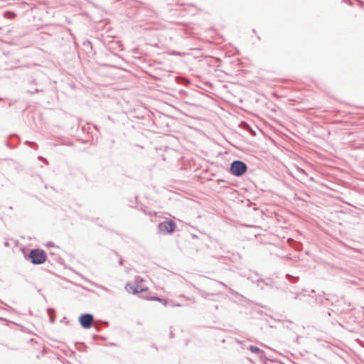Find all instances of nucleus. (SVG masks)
Returning <instances> with one entry per match:
<instances>
[{"instance_id":"9d476101","label":"nucleus","mask_w":364,"mask_h":364,"mask_svg":"<svg viewBox=\"0 0 364 364\" xmlns=\"http://www.w3.org/2000/svg\"><path fill=\"white\" fill-rule=\"evenodd\" d=\"M38 83L36 80H33L29 82V88L27 90V92L33 95L35 93L43 92V88L38 87Z\"/></svg>"},{"instance_id":"bb28decb","label":"nucleus","mask_w":364,"mask_h":364,"mask_svg":"<svg viewBox=\"0 0 364 364\" xmlns=\"http://www.w3.org/2000/svg\"><path fill=\"white\" fill-rule=\"evenodd\" d=\"M295 196L297 197V198H298L299 200H302V201H306V199L303 198V197L297 196V195H296V194Z\"/></svg>"},{"instance_id":"f03ea898","label":"nucleus","mask_w":364,"mask_h":364,"mask_svg":"<svg viewBox=\"0 0 364 364\" xmlns=\"http://www.w3.org/2000/svg\"><path fill=\"white\" fill-rule=\"evenodd\" d=\"M247 171V164L241 160H234L230 164L228 171L236 177L242 176Z\"/></svg>"},{"instance_id":"393cba45","label":"nucleus","mask_w":364,"mask_h":364,"mask_svg":"<svg viewBox=\"0 0 364 364\" xmlns=\"http://www.w3.org/2000/svg\"><path fill=\"white\" fill-rule=\"evenodd\" d=\"M46 245H47L48 247H53V246H54V244H53V242H48L46 244Z\"/></svg>"},{"instance_id":"c03bdc74","label":"nucleus","mask_w":364,"mask_h":364,"mask_svg":"<svg viewBox=\"0 0 364 364\" xmlns=\"http://www.w3.org/2000/svg\"><path fill=\"white\" fill-rule=\"evenodd\" d=\"M265 364H267V363H265Z\"/></svg>"},{"instance_id":"1a4fd4ad","label":"nucleus","mask_w":364,"mask_h":364,"mask_svg":"<svg viewBox=\"0 0 364 364\" xmlns=\"http://www.w3.org/2000/svg\"><path fill=\"white\" fill-rule=\"evenodd\" d=\"M143 298H145L148 300L151 301H157L161 302L164 306H170V307H175V306H181V305L178 303L174 302L173 300H169L166 298H161L157 296H153L148 297L147 296L142 295Z\"/></svg>"},{"instance_id":"cd10ccee","label":"nucleus","mask_w":364,"mask_h":364,"mask_svg":"<svg viewBox=\"0 0 364 364\" xmlns=\"http://www.w3.org/2000/svg\"><path fill=\"white\" fill-rule=\"evenodd\" d=\"M169 336L171 338H173L174 337V333H173V331L171 330L170 331Z\"/></svg>"},{"instance_id":"a19ab883","label":"nucleus","mask_w":364,"mask_h":364,"mask_svg":"<svg viewBox=\"0 0 364 364\" xmlns=\"http://www.w3.org/2000/svg\"><path fill=\"white\" fill-rule=\"evenodd\" d=\"M33 338H31V339L30 340V342H33Z\"/></svg>"},{"instance_id":"f8f14e48","label":"nucleus","mask_w":364,"mask_h":364,"mask_svg":"<svg viewBox=\"0 0 364 364\" xmlns=\"http://www.w3.org/2000/svg\"><path fill=\"white\" fill-rule=\"evenodd\" d=\"M248 349L253 353L257 354L260 356L261 358L264 357V352L263 350L260 349L259 347L256 346H250Z\"/></svg>"},{"instance_id":"f257e3e1","label":"nucleus","mask_w":364,"mask_h":364,"mask_svg":"<svg viewBox=\"0 0 364 364\" xmlns=\"http://www.w3.org/2000/svg\"><path fill=\"white\" fill-rule=\"evenodd\" d=\"M25 259L30 261L34 265H39L45 263L48 256L46 251L40 248L31 249L28 253L23 252Z\"/></svg>"},{"instance_id":"473e14b6","label":"nucleus","mask_w":364,"mask_h":364,"mask_svg":"<svg viewBox=\"0 0 364 364\" xmlns=\"http://www.w3.org/2000/svg\"><path fill=\"white\" fill-rule=\"evenodd\" d=\"M174 54L176 55H181V53H178V52H175Z\"/></svg>"},{"instance_id":"4be33fe9","label":"nucleus","mask_w":364,"mask_h":364,"mask_svg":"<svg viewBox=\"0 0 364 364\" xmlns=\"http://www.w3.org/2000/svg\"><path fill=\"white\" fill-rule=\"evenodd\" d=\"M92 338H93L94 341H96L97 338L105 339L102 336H98V335H95V334H94L92 336Z\"/></svg>"},{"instance_id":"e433bc0d","label":"nucleus","mask_w":364,"mask_h":364,"mask_svg":"<svg viewBox=\"0 0 364 364\" xmlns=\"http://www.w3.org/2000/svg\"><path fill=\"white\" fill-rule=\"evenodd\" d=\"M299 338H300V336H297L296 338V341H298Z\"/></svg>"},{"instance_id":"6ab92c4d","label":"nucleus","mask_w":364,"mask_h":364,"mask_svg":"<svg viewBox=\"0 0 364 364\" xmlns=\"http://www.w3.org/2000/svg\"><path fill=\"white\" fill-rule=\"evenodd\" d=\"M75 345L80 346L79 347H77V349L81 351H84L85 349L87 348L86 345L84 343H75Z\"/></svg>"},{"instance_id":"39448f33","label":"nucleus","mask_w":364,"mask_h":364,"mask_svg":"<svg viewBox=\"0 0 364 364\" xmlns=\"http://www.w3.org/2000/svg\"><path fill=\"white\" fill-rule=\"evenodd\" d=\"M257 287H259L261 289H264V286H260V284L262 283L264 285L267 287H269L271 288H275L278 290H285L287 289L286 284L284 287L277 286L276 282H274L272 278L267 277L265 279H258L255 282H254Z\"/></svg>"},{"instance_id":"20e7f679","label":"nucleus","mask_w":364,"mask_h":364,"mask_svg":"<svg viewBox=\"0 0 364 364\" xmlns=\"http://www.w3.org/2000/svg\"><path fill=\"white\" fill-rule=\"evenodd\" d=\"M176 227V223L173 220L166 219L159 223L158 232L164 235H171L175 232Z\"/></svg>"},{"instance_id":"0eeeda50","label":"nucleus","mask_w":364,"mask_h":364,"mask_svg":"<svg viewBox=\"0 0 364 364\" xmlns=\"http://www.w3.org/2000/svg\"><path fill=\"white\" fill-rule=\"evenodd\" d=\"M94 321V316L90 313H84L78 317V322L81 327L84 329H90Z\"/></svg>"},{"instance_id":"a878e982","label":"nucleus","mask_w":364,"mask_h":364,"mask_svg":"<svg viewBox=\"0 0 364 364\" xmlns=\"http://www.w3.org/2000/svg\"><path fill=\"white\" fill-rule=\"evenodd\" d=\"M218 283H219L221 286L224 287L225 289H227V288H228V286H227L225 283H223V282H218Z\"/></svg>"},{"instance_id":"f3484780","label":"nucleus","mask_w":364,"mask_h":364,"mask_svg":"<svg viewBox=\"0 0 364 364\" xmlns=\"http://www.w3.org/2000/svg\"><path fill=\"white\" fill-rule=\"evenodd\" d=\"M200 295L201 296V297L204 298V299H208V296H213V294H209L206 291H202V290H200Z\"/></svg>"},{"instance_id":"7c9ffc66","label":"nucleus","mask_w":364,"mask_h":364,"mask_svg":"<svg viewBox=\"0 0 364 364\" xmlns=\"http://www.w3.org/2000/svg\"><path fill=\"white\" fill-rule=\"evenodd\" d=\"M102 323H103L105 326H109V322H108V321H103V322H102Z\"/></svg>"},{"instance_id":"ea45409f","label":"nucleus","mask_w":364,"mask_h":364,"mask_svg":"<svg viewBox=\"0 0 364 364\" xmlns=\"http://www.w3.org/2000/svg\"><path fill=\"white\" fill-rule=\"evenodd\" d=\"M95 327L97 331H99V328L96 325L95 326Z\"/></svg>"},{"instance_id":"6e6552de","label":"nucleus","mask_w":364,"mask_h":364,"mask_svg":"<svg viewBox=\"0 0 364 364\" xmlns=\"http://www.w3.org/2000/svg\"><path fill=\"white\" fill-rule=\"evenodd\" d=\"M125 289L127 292L132 293V294H138L147 291L148 288L136 282H128L125 285Z\"/></svg>"},{"instance_id":"58836bf2","label":"nucleus","mask_w":364,"mask_h":364,"mask_svg":"<svg viewBox=\"0 0 364 364\" xmlns=\"http://www.w3.org/2000/svg\"><path fill=\"white\" fill-rule=\"evenodd\" d=\"M0 320H2V321H6L5 318H1V317H0Z\"/></svg>"},{"instance_id":"dca6fc26","label":"nucleus","mask_w":364,"mask_h":364,"mask_svg":"<svg viewBox=\"0 0 364 364\" xmlns=\"http://www.w3.org/2000/svg\"><path fill=\"white\" fill-rule=\"evenodd\" d=\"M82 45L86 49L92 50V43L89 40H86L85 41H84Z\"/></svg>"},{"instance_id":"4468645a","label":"nucleus","mask_w":364,"mask_h":364,"mask_svg":"<svg viewBox=\"0 0 364 364\" xmlns=\"http://www.w3.org/2000/svg\"><path fill=\"white\" fill-rule=\"evenodd\" d=\"M3 16L6 18L14 19L16 14L12 11H6L4 12Z\"/></svg>"},{"instance_id":"ddd939ff","label":"nucleus","mask_w":364,"mask_h":364,"mask_svg":"<svg viewBox=\"0 0 364 364\" xmlns=\"http://www.w3.org/2000/svg\"><path fill=\"white\" fill-rule=\"evenodd\" d=\"M286 279L291 284H296L299 280V277L293 276L289 274L285 275Z\"/></svg>"},{"instance_id":"7ed1b4c3","label":"nucleus","mask_w":364,"mask_h":364,"mask_svg":"<svg viewBox=\"0 0 364 364\" xmlns=\"http://www.w3.org/2000/svg\"><path fill=\"white\" fill-rule=\"evenodd\" d=\"M323 295L318 294L315 296L311 295H306L302 293H297L293 296L294 299H299L300 301H304L309 304L310 306H314L316 305H320L321 299H322Z\"/></svg>"},{"instance_id":"412c9836","label":"nucleus","mask_w":364,"mask_h":364,"mask_svg":"<svg viewBox=\"0 0 364 364\" xmlns=\"http://www.w3.org/2000/svg\"><path fill=\"white\" fill-rule=\"evenodd\" d=\"M113 252H114V253L117 257H119V264L120 265H123L124 259L120 257V255H119V253H118L117 251H114V250Z\"/></svg>"},{"instance_id":"f704fd0d","label":"nucleus","mask_w":364,"mask_h":364,"mask_svg":"<svg viewBox=\"0 0 364 364\" xmlns=\"http://www.w3.org/2000/svg\"><path fill=\"white\" fill-rule=\"evenodd\" d=\"M358 2H359L360 4H364V2H363V1H360V0H358Z\"/></svg>"},{"instance_id":"37998d69","label":"nucleus","mask_w":364,"mask_h":364,"mask_svg":"<svg viewBox=\"0 0 364 364\" xmlns=\"http://www.w3.org/2000/svg\"><path fill=\"white\" fill-rule=\"evenodd\" d=\"M1 29H2V28H1V27H0V30H1Z\"/></svg>"},{"instance_id":"5701e85b","label":"nucleus","mask_w":364,"mask_h":364,"mask_svg":"<svg viewBox=\"0 0 364 364\" xmlns=\"http://www.w3.org/2000/svg\"><path fill=\"white\" fill-rule=\"evenodd\" d=\"M38 160L42 161H44V162H45V163H46V164H48V161H47V159H45L44 157H43L42 156H39L38 157Z\"/></svg>"},{"instance_id":"79ce46f5","label":"nucleus","mask_w":364,"mask_h":364,"mask_svg":"<svg viewBox=\"0 0 364 364\" xmlns=\"http://www.w3.org/2000/svg\"><path fill=\"white\" fill-rule=\"evenodd\" d=\"M3 100V98L2 97H0V101H2Z\"/></svg>"},{"instance_id":"aec40b11","label":"nucleus","mask_w":364,"mask_h":364,"mask_svg":"<svg viewBox=\"0 0 364 364\" xmlns=\"http://www.w3.org/2000/svg\"><path fill=\"white\" fill-rule=\"evenodd\" d=\"M227 290H228V291L230 294H231L232 295H234V296H238V295H239V294H238L237 291H234V290H233L232 289H231V288L228 287V288H227Z\"/></svg>"},{"instance_id":"2f4dec72","label":"nucleus","mask_w":364,"mask_h":364,"mask_svg":"<svg viewBox=\"0 0 364 364\" xmlns=\"http://www.w3.org/2000/svg\"><path fill=\"white\" fill-rule=\"evenodd\" d=\"M225 181L223 179H219L218 180V183H220V182H224Z\"/></svg>"},{"instance_id":"c9c22d12","label":"nucleus","mask_w":364,"mask_h":364,"mask_svg":"<svg viewBox=\"0 0 364 364\" xmlns=\"http://www.w3.org/2000/svg\"><path fill=\"white\" fill-rule=\"evenodd\" d=\"M15 140L16 141V139H13L12 141H13V144H15L14 142H15Z\"/></svg>"},{"instance_id":"423d86ee","label":"nucleus","mask_w":364,"mask_h":364,"mask_svg":"<svg viewBox=\"0 0 364 364\" xmlns=\"http://www.w3.org/2000/svg\"><path fill=\"white\" fill-rule=\"evenodd\" d=\"M336 303H344V296H342L340 299H338L336 296L326 295L323 292V297L321 299L320 306H328L329 305H336Z\"/></svg>"},{"instance_id":"2eb2a0df","label":"nucleus","mask_w":364,"mask_h":364,"mask_svg":"<svg viewBox=\"0 0 364 364\" xmlns=\"http://www.w3.org/2000/svg\"><path fill=\"white\" fill-rule=\"evenodd\" d=\"M47 312L50 315V322L54 323L55 320V310L53 308H48Z\"/></svg>"},{"instance_id":"c756f323","label":"nucleus","mask_w":364,"mask_h":364,"mask_svg":"<svg viewBox=\"0 0 364 364\" xmlns=\"http://www.w3.org/2000/svg\"><path fill=\"white\" fill-rule=\"evenodd\" d=\"M68 146H73L74 144L73 141H68L67 144H66Z\"/></svg>"},{"instance_id":"9b49d317","label":"nucleus","mask_w":364,"mask_h":364,"mask_svg":"<svg viewBox=\"0 0 364 364\" xmlns=\"http://www.w3.org/2000/svg\"><path fill=\"white\" fill-rule=\"evenodd\" d=\"M13 139H16V143L18 144L20 141L19 139V136L16 134H11L9 136V140L6 141L5 143V145L10 148V149H14V147H16V144H13Z\"/></svg>"},{"instance_id":"b1692460","label":"nucleus","mask_w":364,"mask_h":364,"mask_svg":"<svg viewBox=\"0 0 364 364\" xmlns=\"http://www.w3.org/2000/svg\"><path fill=\"white\" fill-rule=\"evenodd\" d=\"M107 346H116L117 343H116L110 342V343H107Z\"/></svg>"},{"instance_id":"72a5a7b5","label":"nucleus","mask_w":364,"mask_h":364,"mask_svg":"<svg viewBox=\"0 0 364 364\" xmlns=\"http://www.w3.org/2000/svg\"><path fill=\"white\" fill-rule=\"evenodd\" d=\"M142 210L144 212V213H145V214H148V213H146V211L145 210V209H144V208H143V209H142ZM149 214L150 215L151 213H149Z\"/></svg>"},{"instance_id":"c85d7f7f","label":"nucleus","mask_w":364,"mask_h":364,"mask_svg":"<svg viewBox=\"0 0 364 364\" xmlns=\"http://www.w3.org/2000/svg\"><path fill=\"white\" fill-rule=\"evenodd\" d=\"M4 246L5 247H9V242L8 241H5L4 243Z\"/></svg>"},{"instance_id":"4c0bfd02","label":"nucleus","mask_w":364,"mask_h":364,"mask_svg":"<svg viewBox=\"0 0 364 364\" xmlns=\"http://www.w3.org/2000/svg\"><path fill=\"white\" fill-rule=\"evenodd\" d=\"M152 347L155 348L156 349H157V347L154 344L152 345Z\"/></svg>"},{"instance_id":"a211bd4d","label":"nucleus","mask_w":364,"mask_h":364,"mask_svg":"<svg viewBox=\"0 0 364 364\" xmlns=\"http://www.w3.org/2000/svg\"><path fill=\"white\" fill-rule=\"evenodd\" d=\"M25 144L34 149H37L38 148V144L34 141H26Z\"/></svg>"}]
</instances>
